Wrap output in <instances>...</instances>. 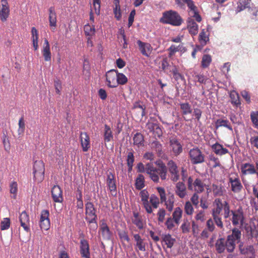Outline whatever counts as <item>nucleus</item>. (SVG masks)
<instances>
[{"label":"nucleus","instance_id":"f257e3e1","mask_svg":"<svg viewBox=\"0 0 258 258\" xmlns=\"http://www.w3.org/2000/svg\"><path fill=\"white\" fill-rule=\"evenodd\" d=\"M159 21L162 24H169L174 26H179L183 22L178 12L173 10L164 12Z\"/></svg>","mask_w":258,"mask_h":258},{"label":"nucleus","instance_id":"f03ea898","mask_svg":"<svg viewBox=\"0 0 258 258\" xmlns=\"http://www.w3.org/2000/svg\"><path fill=\"white\" fill-rule=\"evenodd\" d=\"M44 163L41 160L35 161L33 165V178L38 182L43 181L44 178Z\"/></svg>","mask_w":258,"mask_h":258},{"label":"nucleus","instance_id":"7ed1b4c3","mask_svg":"<svg viewBox=\"0 0 258 258\" xmlns=\"http://www.w3.org/2000/svg\"><path fill=\"white\" fill-rule=\"evenodd\" d=\"M189 158L192 164H199L204 162L205 155L198 147L191 149L189 152Z\"/></svg>","mask_w":258,"mask_h":258},{"label":"nucleus","instance_id":"20e7f679","mask_svg":"<svg viewBox=\"0 0 258 258\" xmlns=\"http://www.w3.org/2000/svg\"><path fill=\"white\" fill-rule=\"evenodd\" d=\"M96 212V209L92 202H87L85 204V214L87 216L85 218L89 224L96 223L97 220Z\"/></svg>","mask_w":258,"mask_h":258},{"label":"nucleus","instance_id":"39448f33","mask_svg":"<svg viewBox=\"0 0 258 258\" xmlns=\"http://www.w3.org/2000/svg\"><path fill=\"white\" fill-rule=\"evenodd\" d=\"M106 81L108 87L113 88L117 87V70L111 69L106 73Z\"/></svg>","mask_w":258,"mask_h":258},{"label":"nucleus","instance_id":"423d86ee","mask_svg":"<svg viewBox=\"0 0 258 258\" xmlns=\"http://www.w3.org/2000/svg\"><path fill=\"white\" fill-rule=\"evenodd\" d=\"M169 145L171 151L173 155L176 157L179 155L183 151L182 145L176 138L170 139Z\"/></svg>","mask_w":258,"mask_h":258},{"label":"nucleus","instance_id":"0eeeda50","mask_svg":"<svg viewBox=\"0 0 258 258\" xmlns=\"http://www.w3.org/2000/svg\"><path fill=\"white\" fill-rule=\"evenodd\" d=\"M140 196L141 198V201L143 202V205L145 209L146 212L148 214H151L153 212L152 206L150 205L149 202V194L146 189L142 190L140 192Z\"/></svg>","mask_w":258,"mask_h":258},{"label":"nucleus","instance_id":"6e6552de","mask_svg":"<svg viewBox=\"0 0 258 258\" xmlns=\"http://www.w3.org/2000/svg\"><path fill=\"white\" fill-rule=\"evenodd\" d=\"M19 219L20 225L23 228L24 230L27 232H30V218L29 215L26 211H23L20 214Z\"/></svg>","mask_w":258,"mask_h":258},{"label":"nucleus","instance_id":"1a4fd4ad","mask_svg":"<svg viewBox=\"0 0 258 258\" xmlns=\"http://www.w3.org/2000/svg\"><path fill=\"white\" fill-rule=\"evenodd\" d=\"M80 252L83 258H90L89 242L85 239L80 240Z\"/></svg>","mask_w":258,"mask_h":258},{"label":"nucleus","instance_id":"9d476101","mask_svg":"<svg viewBox=\"0 0 258 258\" xmlns=\"http://www.w3.org/2000/svg\"><path fill=\"white\" fill-rule=\"evenodd\" d=\"M1 6L0 19L2 22H5L10 15V8L7 0H1Z\"/></svg>","mask_w":258,"mask_h":258},{"label":"nucleus","instance_id":"9b49d317","mask_svg":"<svg viewBox=\"0 0 258 258\" xmlns=\"http://www.w3.org/2000/svg\"><path fill=\"white\" fill-rule=\"evenodd\" d=\"M139 49L142 55L149 57L152 52V47L150 43L142 42L140 40L137 41Z\"/></svg>","mask_w":258,"mask_h":258},{"label":"nucleus","instance_id":"f8f14e48","mask_svg":"<svg viewBox=\"0 0 258 258\" xmlns=\"http://www.w3.org/2000/svg\"><path fill=\"white\" fill-rule=\"evenodd\" d=\"M155 164L158 166L157 168L160 177L162 180H164L167 178V167L165 164L160 159L157 160Z\"/></svg>","mask_w":258,"mask_h":258},{"label":"nucleus","instance_id":"ddd939ff","mask_svg":"<svg viewBox=\"0 0 258 258\" xmlns=\"http://www.w3.org/2000/svg\"><path fill=\"white\" fill-rule=\"evenodd\" d=\"M62 190L60 186L55 185L51 189V196L54 202L56 203H61L63 200L62 197Z\"/></svg>","mask_w":258,"mask_h":258},{"label":"nucleus","instance_id":"4468645a","mask_svg":"<svg viewBox=\"0 0 258 258\" xmlns=\"http://www.w3.org/2000/svg\"><path fill=\"white\" fill-rule=\"evenodd\" d=\"M80 138L83 151H88L90 148V137L89 135L86 132H81Z\"/></svg>","mask_w":258,"mask_h":258},{"label":"nucleus","instance_id":"2eb2a0df","mask_svg":"<svg viewBox=\"0 0 258 258\" xmlns=\"http://www.w3.org/2000/svg\"><path fill=\"white\" fill-rule=\"evenodd\" d=\"M229 182L231 184V190L234 193H239L243 188V186L240 182V179L236 177L233 178H229Z\"/></svg>","mask_w":258,"mask_h":258},{"label":"nucleus","instance_id":"dca6fc26","mask_svg":"<svg viewBox=\"0 0 258 258\" xmlns=\"http://www.w3.org/2000/svg\"><path fill=\"white\" fill-rule=\"evenodd\" d=\"M106 184L111 192H113L116 191L115 175L111 172H109L107 174Z\"/></svg>","mask_w":258,"mask_h":258},{"label":"nucleus","instance_id":"f3484780","mask_svg":"<svg viewBox=\"0 0 258 258\" xmlns=\"http://www.w3.org/2000/svg\"><path fill=\"white\" fill-rule=\"evenodd\" d=\"M250 1L251 0H238L235 10L236 13H238L246 8L248 9V11L251 13L253 11V9L250 7Z\"/></svg>","mask_w":258,"mask_h":258},{"label":"nucleus","instance_id":"a211bd4d","mask_svg":"<svg viewBox=\"0 0 258 258\" xmlns=\"http://www.w3.org/2000/svg\"><path fill=\"white\" fill-rule=\"evenodd\" d=\"M232 214V222L233 225L236 226L240 221L241 223L243 221V212L241 209H238L236 211H231Z\"/></svg>","mask_w":258,"mask_h":258},{"label":"nucleus","instance_id":"6ab92c4d","mask_svg":"<svg viewBox=\"0 0 258 258\" xmlns=\"http://www.w3.org/2000/svg\"><path fill=\"white\" fill-rule=\"evenodd\" d=\"M240 169L243 175L254 174L256 173V169L254 165L249 163L241 164Z\"/></svg>","mask_w":258,"mask_h":258},{"label":"nucleus","instance_id":"aec40b11","mask_svg":"<svg viewBox=\"0 0 258 258\" xmlns=\"http://www.w3.org/2000/svg\"><path fill=\"white\" fill-rule=\"evenodd\" d=\"M175 194L180 198H184L186 195V186L183 182H178L175 186Z\"/></svg>","mask_w":258,"mask_h":258},{"label":"nucleus","instance_id":"412c9836","mask_svg":"<svg viewBox=\"0 0 258 258\" xmlns=\"http://www.w3.org/2000/svg\"><path fill=\"white\" fill-rule=\"evenodd\" d=\"M187 29L189 34L192 36H195L198 32V25L195 21L190 18L187 20Z\"/></svg>","mask_w":258,"mask_h":258},{"label":"nucleus","instance_id":"4be33fe9","mask_svg":"<svg viewBox=\"0 0 258 258\" xmlns=\"http://www.w3.org/2000/svg\"><path fill=\"white\" fill-rule=\"evenodd\" d=\"M100 230L101 231L102 235L104 239L108 240L111 239L112 232L105 222H103L101 224Z\"/></svg>","mask_w":258,"mask_h":258},{"label":"nucleus","instance_id":"5701e85b","mask_svg":"<svg viewBox=\"0 0 258 258\" xmlns=\"http://www.w3.org/2000/svg\"><path fill=\"white\" fill-rule=\"evenodd\" d=\"M211 148L214 153L217 155H223L229 152L227 149L223 148L222 145L217 142L213 144Z\"/></svg>","mask_w":258,"mask_h":258},{"label":"nucleus","instance_id":"b1692460","mask_svg":"<svg viewBox=\"0 0 258 258\" xmlns=\"http://www.w3.org/2000/svg\"><path fill=\"white\" fill-rule=\"evenodd\" d=\"M49 22L50 27H55L56 26V14L54 7H51L48 10Z\"/></svg>","mask_w":258,"mask_h":258},{"label":"nucleus","instance_id":"393cba45","mask_svg":"<svg viewBox=\"0 0 258 258\" xmlns=\"http://www.w3.org/2000/svg\"><path fill=\"white\" fill-rule=\"evenodd\" d=\"M151 147L156 152L158 157H162L164 155L162 145L157 140L154 141L151 143Z\"/></svg>","mask_w":258,"mask_h":258},{"label":"nucleus","instance_id":"a878e982","mask_svg":"<svg viewBox=\"0 0 258 258\" xmlns=\"http://www.w3.org/2000/svg\"><path fill=\"white\" fill-rule=\"evenodd\" d=\"M179 106L181 114L183 116L192 113V109L191 105L188 102L180 103Z\"/></svg>","mask_w":258,"mask_h":258},{"label":"nucleus","instance_id":"bb28decb","mask_svg":"<svg viewBox=\"0 0 258 258\" xmlns=\"http://www.w3.org/2000/svg\"><path fill=\"white\" fill-rule=\"evenodd\" d=\"M104 141L105 142H109L113 138V135L110 127L105 124L103 132Z\"/></svg>","mask_w":258,"mask_h":258},{"label":"nucleus","instance_id":"cd10ccee","mask_svg":"<svg viewBox=\"0 0 258 258\" xmlns=\"http://www.w3.org/2000/svg\"><path fill=\"white\" fill-rule=\"evenodd\" d=\"M134 238L136 241V246L139 250L145 251L146 250V243L144 242V240L141 238V236L139 234H135Z\"/></svg>","mask_w":258,"mask_h":258},{"label":"nucleus","instance_id":"c85d7f7f","mask_svg":"<svg viewBox=\"0 0 258 258\" xmlns=\"http://www.w3.org/2000/svg\"><path fill=\"white\" fill-rule=\"evenodd\" d=\"M216 250L218 253L224 252L225 250V240L224 238H218L215 243Z\"/></svg>","mask_w":258,"mask_h":258},{"label":"nucleus","instance_id":"c756f323","mask_svg":"<svg viewBox=\"0 0 258 258\" xmlns=\"http://www.w3.org/2000/svg\"><path fill=\"white\" fill-rule=\"evenodd\" d=\"M182 215V209L179 207L175 208L172 213V218L174 220L176 225H178L179 224Z\"/></svg>","mask_w":258,"mask_h":258},{"label":"nucleus","instance_id":"7c9ffc66","mask_svg":"<svg viewBox=\"0 0 258 258\" xmlns=\"http://www.w3.org/2000/svg\"><path fill=\"white\" fill-rule=\"evenodd\" d=\"M142 102L140 101H137L134 103L133 106L132 107L133 110H135L137 109H140L141 110V112L140 114H138L139 118L142 119L143 116L146 115V106L145 105H143L141 104Z\"/></svg>","mask_w":258,"mask_h":258},{"label":"nucleus","instance_id":"2f4dec72","mask_svg":"<svg viewBox=\"0 0 258 258\" xmlns=\"http://www.w3.org/2000/svg\"><path fill=\"white\" fill-rule=\"evenodd\" d=\"M224 126L229 130L232 131L233 128L230 124L229 121L227 119H218L215 122V127L217 129L220 127Z\"/></svg>","mask_w":258,"mask_h":258},{"label":"nucleus","instance_id":"473e14b6","mask_svg":"<svg viewBox=\"0 0 258 258\" xmlns=\"http://www.w3.org/2000/svg\"><path fill=\"white\" fill-rule=\"evenodd\" d=\"M168 50L169 51V56L171 57L176 52H185L186 51V48L182 45H179L178 46H176L175 45L172 44L168 49Z\"/></svg>","mask_w":258,"mask_h":258},{"label":"nucleus","instance_id":"72a5a7b5","mask_svg":"<svg viewBox=\"0 0 258 258\" xmlns=\"http://www.w3.org/2000/svg\"><path fill=\"white\" fill-rule=\"evenodd\" d=\"M145 186V177L143 174L138 175L135 180V187L138 190H141Z\"/></svg>","mask_w":258,"mask_h":258},{"label":"nucleus","instance_id":"f704fd0d","mask_svg":"<svg viewBox=\"0 0 258 258\" xmlns=\"http://www.w3.org/2000/svg\"><path fill=\"white\" fill-rule=\"evenodd\" d=\"M162 242H164L168 248H171L175 242V239L172 238L170 234H165L162 237Z\"/></svg>","mask_w":258,"mask_h":258},{"label":"nucleus","instance_id":"c9c22d12","mask_svg":"<svg viewBox=\"0 0 258 258\" xmlns=\"http://www.w3.org/2000/svg\"><path fill=\"white\" fill-rule=\"evenodd\" d=\"M134 144L138 147L144 145V138L140 133H137L133 137Z\"/></svg>","mask_w":258,"mask_h":258},{"label":"nucleus","instance_id":"e433bc0d","mask_svg":"<svg viewBox=\"0 0 258 258\" xmlns=\"http://www.w3.org/2000/svg\"><path fill=\"white\" fill-rule=\"evenodd\" d=\"M235 241L233 239L227 237L225 245L227 252L231 253L234 251L236 246Z\"/></svg>","mask_w":258,"mask_h":258},{"label":"nucleus","instance_id":"4c0bfd02","mask_svg":"<svg viewBox=\"0 0 258 258\" xmlns=\"http://www.w3.org/2000/svg\"><path fill=\"white\" fill-rule=\"evenodd\" d=\"M194 186L195 187V191L197 193H201L204 190L205 184L200 178H196L194 182Z\"/></svg>","mask_w":258,"mask_h":258},{"label":"nucleus","instance_id":"58836bf2","mask_svg":"<svg viewBox=\"0 0 258 258\" xmlns=\"http://www.w3.org/2000/svg\"><path fill=\"white\" fill-rule=\"evenodd\" d=\"M85 34L88 37H92L95 35L96 30L94 25L91 26L89 24H86L84 27Z\"/></svg>","mask_w":258,"mask_h":258},{"label":"nucleus","instance_id":"ea45409f","mask_svg":"<svg viewBox=\"0 0 258 258\" xmlns=\"http://www.w3.org/2000/svg\"><path fill=\"white\" fill-rule=\"evenodd\" d=\"M241 232L238 229L234 228L232 230V234L228 235V237L231 239H233L235 241H237V242H239L241 239Z\"/></svg>","mask_w":258,"mask_h":258},{"label":"nucleus","instance_id":"a19ab883","mask_svg":"<svg viewBox=\"0 0 258 258\" xmlns=\"http://www.w3.org/2000/svg\"><path fill=\"white\" fill-rule=\"evenodd\" d=\"M199 41L200 44L205 46L208 41H209V35L206 34L205 29H202L199 36Z\"/></svg>","mask_w":258,"mask_h":258},{"label":"nucleus","instance_id":"79ce46f5","mask_svg":"<svg viewBox=\"0 0 258 258\" xmlns=\"http://www.w3.org/2000/svg\"><path fill=\"white\" fill-rule=\"evenodd\" d=\"M127 77L123 74L118 73L117 71V79L116 81H117V86L118 85H124L127 82Z\"/></svg>","mask_w":258,"mask_h":258},{"label":"nucleus","instance_id":"37998d69","mask_svg":"<svg viewBox=\"0 0 258 258\" xmlns=\"http://www.w3.org/2000/svg\"><path fill=\"white\" fill-rule=\"evenodd\" d=\"M152 206L156 209L158 207L160 204L159 199L155 194H152L150 197V201H149Z\"/></svg>","mask_w":258,"mask_h":258},{"label":"nucleus","instance_id":"c03bdc74","mask_svg":"<svg viewBox=\"0 0 258 258\" xmlns=\"http://www.w3.org/2000/svg\"><path fill=\"white\" fill-rule=\"evenodd\" d=\"M212 61L211 56L209 54H204L202 57V66L204 68L208 67Z\"/></svg>","mask_w":258,"mask_h":258},{"label":"nucleus","instance_id":"a18cd8bd","mask_svg":"<svg viewBox=\"0 0 258 258\" xmlns=\"http://www.w3.org/2000/svg\"><path fill=\"white\" fill-rule=\"evenodd\" d=\"M231 104L236 105V106L240 105V101L239 100V97L237 93L234 92L230 94Z\"/></svg>","mask_w":258,"mask_h":258},{"label":"nucleus","instance_id":"49530a36","mask_svg":"<svg viewBox=\"0 0 258 258\" xmlns=\"http://www.w3.org/2000/svg\"><path fill=\"white\" fill-rule=\"evenodd\" d=\"M169 72H171L173 74V78L177 81L179 79L181 80L184 79V77L180 73L178 72V70L176 66H173V69L172 70H170Z\"/></svg>","mask_w":258,"mask_h":258},{"label":"nucleus","instance_id":"de8ad7c7","mask_svg":"<svg viewBox=\"0 0 258 258\" xmlns=\"http://www.w3.org/2000/svg\"><path fill=\"white\" fill-rule=\"evenodd\" d=\"M118 235L121 241L125 240L127 242H130L131 239L128 235L127 232L125 230H118Z\"/></svg>","mask_w":258,"mask_h":258},{"label":"nucleus","instance_id":"09e8293b","mask_svg":"<svg viewBox=\"0 0 258 258\" xmlns=\"http://www.w3.org/2000/svg\"><path fill=\"white\" fill-rule=\"evenodd\" d=\"M10 226V219L9 218H5L1 222V229L2 230H7Z\"/></svg>","mask_w":258,"mask_h":258},{"label":"nucleus","instance_id":"8fccbe9b","mask_svg":"<svg viewBox=\"0 0 258 258\" xmlns=\"http://www.w3.org/2000/svg\"><path fill=\"white\" fill-rule=\"evenodd\" d=\"M157 215L158 216V221L159 223L164 222L165 216L166 215L165 210L163 208H160L158 210Z\"/></svg>","mask_w":258,"mask_h":258},{"label":"nucleus","instance_id":"3c124183","mask_svg":"<svg viewBox=\"0 0 258 258\" xmlns=\"http://www.w3.org/2000/svg\"><path fill=\"white\" fill-rule=\"evenodd\" d=\"M254 253V249L253 246L252 245H247L246 247L242 248V250H241V254H253Z\"/></svg>","mask_w":258,"mask_h":258},{"label":"nucleus","instance_id":"603ef678","mask_svg":"<svg viewBox=\"0 0 258 258\" xmlns=\"http://www.w3.org/2000/svg\"><path fill=\"white\" fill-rule=\"evenodd\" d=\"M156 189L159 194L161 203H163L166 202V197L165 189L162 187H157Z\"/></svg>","mask_w":258,"mask_h":258},{"label":"nucleus","instance_id":"864d4df0","mask_svg":"<svg viewBox=\"0 0 258 258\" xmlns=\"http://www.w3.org/2000/svg\"><path fill=\"white\" fill-rule=\"evenodd\" d=\"M42 54L44 57V60L46 61H49L51 59V53L50 49H44L42 50Z\"/></svg>","mask_w":258,"mask_h":258},{"label":"nucleus","instance_id":"5fc2aeb1","mask_svg":"<svg viewBox=\"0 0 258 258\" xmlns=\"http://www.w3.org/2000/svg\"><path fill=\"white\" fill-rule=\"evenodd\" d=\"M167 167L170 173L178 170L176 163L172 160L168 161Z\"/></svg>","mask_w":258,"mask_h":258},{"label":"nucleus","instance_id":"6e6d98bb","mask_svg":"<svg viewBox=\"0 0 258 258\" xmlns=\"http://www.w3.org/2000/svg\"><path fill=\"white\" fill-rule=\"evenodd\" d=\"M2 140L5 150L7 152H9L11 147L10 143L8 138H7V135L5 133L3 134Z\"/></svg>","mask_w":258,"mask_h":258},{"label":"nucleus","instance_id":"4d7b16f0","mask_svg":"<svg viewBox=\"0 0 258 258\" xmlns=\"http://www.w3.org/2000/svg\"><path fill=\"white\" fill-rule=\"evenodd\" d=\"M175 224L174 220L171 217L167 218L166 222H165V225L166 226L167 229L169 230H172L175 227Z\"/></svg>","mask_w":258,"mask_h":258},{"label":"nucleus","instance_id":"13d9d810","mask_svg":"<svg viewBox=\"0 0 258 258\" xmlns=\"http://www.w3.org/2000/svg\"><path fill=\"white\" fill-rule=\"evenodd\" d=\"M250 235L252 237H257L258 235H256L257 233V226L256 224L254 223V219L250 223Z\"/></svg>","mask_w":258,"mask_h":258},{"label":"nucleus","instance_id":"bf43d9fd","mask_svg":"<svg viewBox=\"0 0 258 258\" xmlns=\"http://www.w3.org/2000/svg\"><path fill=\"white\" fill-rule=\"evenodd\" d=\"M170 67L169 63L168 61V58L167 57H165L163 59L161 62V68L164 71V72L168 74V70H169V67Z\"/></svg>","mask_w":258,"mask_h":258},{"label":"nucleus","instance_id":"052dcab7","mask_svg":"<svg viewBox=\"0 0 258 258\" xmlns=\"http://www.w3.org/2000/svg\"><path fill=\"white\" fill-rule=\"evenodd\" d=\"M49 212L47 210H43L41 211L40 221H50L49 218Z\"/></svg>","mask_w":258,"mask_h":258},{"label":"nucleus","instance_id":"680f3d73","mask_svg":"<svg viewBox=\"0 0 258 258\" xmlns=\"http://www.w3.org/2000/svg\"><path fill=\"white\" fill-rule=\"evenodd\" d=\"M185 212L187 215H190L192 214L194 208L189 202H186L184 206Z\"/></svg>","mask_w":258,"mask_h":258},{"label":"nucleus","instance_id":"e2e57ef3","mask_svg":"<svg viewBox=\"0 0 258 258\" xmlns=\"http://www.w3.org/2000/svg\"><path fill=\"white\" fill-rule=\"evenodd\" d=\"M113 14L114 15V17L117 21L120 20L121 18V7H114L113 8Z\"/></svg>","mask_w":258,"mask_h":258},{"label":"nucleus","instance_id":"0e129e2a","mask_svg":"<svg viewBox=\"0 0 258 258\" xmlns=\"http://www.w3.org/2000/svg\"><path fill=\"white\" fill-rule=\"evenodd\" d=\"M131 151L127 153L126 164H134L135 161V157L134 155V151L133 149H131Z\"/></svg>","mask_w":258,"mask_h":258},{"label":"nucleus","instance_id":"69168bd1","mask_svg":"<svg viewBox=\"0 0 258 258\" xmlns=\"http://www.w3.org/2000/svg\"><path fill=\"white\" fill-rule=\"evenodd\" d=\"M250 118L252 122L258 128V111L252 112L250 114Z\"/></svg>","mask_w":258,"mask_h":258},{"label":"nucleus","instance_id":"338daca9","mask_svg":"<svg viewBox=\"0 0 258 258\" xmlns=\"http://www.w3.org/2000/svg\"><path fill=\"white\" fill-rule=\"evenodd\" d=\"M189 225L190 223L188 222L187 220H184L180 227L183 233H187L189 232Z\"/></svg>","mask_w":258,"mask_h":258},{"label":"nucleus","instance_id":"774afa93","mask_svg":"<svg viewBox=\"0 0 258 258\" xmlns=\"http://www.w3.org/2000/svg\"><path fill=\"white\" fill-rule=\"evenodd\" d=\"M93 7L94 8L95 12L96 15H99L100 13V0H93Z\"/></svg>","mask_w":258,"mask_h":258}]
</instances>
